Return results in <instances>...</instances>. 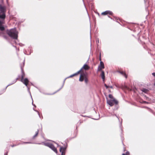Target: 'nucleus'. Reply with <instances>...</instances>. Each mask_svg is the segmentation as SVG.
<instances>
[{
    "label": "nucleus",
    "instance_id": "nucleus-1",
    "mask_svg": "<svg viewBox=\"0 0 155 155\" xmlns=\"http://www.w3.org/2000/svg\"><path fill=\"white\" fill-rule=\"evenodd\" d=\"M8 34L12 38L14 39H17L18 32L16 28L11 29L7 31Z\"/></svg>",
    "mask_w": 155,
    "mask_h": 155
},
{
    "label": "nucleus",
    "instance_id": "nucleus-2",
    "mask_svg": "<svg viewBox=\"0 0 155 155\" xmlns=\"http://www.w3.org/2000/svg\"><path fill=\"white\" fill-rule=\"evenodd\" d=\"M21 69L22 72V74L21 76V81L23 84H24L26 85V86H27L28 87V89L29 90V88L28 87V84L29 82V81L27 78H25V79H24V77L25 76V74H24V72H23L22 66H21Z\"/></svg>",
    "mask_w": 155,
    "mask_h": 155
},
{
    "label": "nucleus",
    "instance_id": "nucleus-3",
    "mask_svg": "<svg viewBox=\"0 0 155 155\" xmlns=\"http://www.w3.org/2000/svg\"><path fill=\"white\" fill-rule=\"evenodd\" d=\"M43 143L45 145L49 147L54 152L57 153L58 151L57 150L53 144L48 143Z\"/></svg>",
    "mask_w": 155,
    "mask_h": 155
},
{
    "label": "nucleus",
    "instance_id": "nucleus-4",
    "mask_svg": "<svg viewBox=\"0 0 155 155\" xmlns=\"http://www.w3.org/2000/svg\"><path fill=\"white\" fill-rule=\"evenodd\" d=\"M107 103L110 106H112L114 103L116 104H117L118 102L115 99H113L107 100Z\"/></svg>",
    "mask_w": 155,
    "mask_h": 155
},
{
    "label": "nucleus",
    "instance_id": "nucleus-5",
    "mask_svg": "<svg viewBox=\"0 0 155 155\" xmlns=\"http://www.w3.org/2000/svg\"><path fill=\"white\" fill-rule=\"evenodd\" d=\"M6 11V6L4 5L0 4V12L5 13Z\"/></svg>",
    "mask_w": 155,
    "mask_h": 155
},
{
    "label": "nucleus",
    "instance_id": "nucleus-6",
    "mask_svg": "<svg viewBox=\"0 0 155 155\" xmlns=\"http://www.w3.org/2000/svg\"><path fill=\"white\" fill-rule=\"evenodd\" d=\"M104 68V64L103 62L101 61L100 62V64L98 66L97 71H101L102 69Z\"/></svg>",
    "mask_w": 155,
    "mask_h": 155
},
{
    "label": "nucleus",
    "instance_id": "nucleus-7",
    "mask_svg": "<svg viewBox=\"0 0 155 155\" xmlns=\"http://www.w3.org/2000/svg\"><path fill=\"white\" fill-rule=\"evenodd\" d=\"M3 23V22L0 21V35L5 30V28L2 25Z\"/></svg>",
    "mask_w": 155,
    "mask_h": 155
},
{
    "label": "nucleus",
    "instance_id": "nucleus-8",
    "mask_svg": "<svg viewBox=\"0 0 155 155\" xmlns=\"http://www.w3.org/2000/svg\"><path fill=\"white\" fill-rule=\"evenodd\" d=\"M66 150L65 147H61L60 149V152L61 153V155H64Z\"/></svg>",
    "mask_w": 155,
    "mask_h": 155
},
{
    "label": "nucleus",
    "instance_id": "nucleus-9",
    "mask_svg": "<svg viewBox=\"0 0 155 155\" xmlns=\"http://www.w3.org/2000/svg\"><path fill=\"white\" fill-rule=\"evenodd\" d=\"M86 78V75L84 73H81V74L79 78V81H83L84 79Z\"/></svg>",
    "mask_w": 155,
    "mask_h": 155
},
{
    "label": "nucleus",
    "instance_id": "nucleus-10",
    "mask_svg": "<svg viewBox=\"0 0 155 155\" xmlns=\"http://www.w3.org/2000/svg\"><path fill=\"white\" fill-rule=\"evenodd\" d=\"M90 67L88 66L87 64H85L81 68L79 71H80V72L83 69H84L85 70H88L89 69Z\"/></svg>",
    "mask_w": 155,
    "mask_h": 155
},
{
    "label": "nucleus",
    "instance_id": "nucleus-11",
    "mask_svg": "<svg viewBox=\"0 0 155 155\" xmlns=\"http://www.w3.org/2000/svg\"><path fill=\"white\" fill-rule=\"evenodd\" d=\"M101 14L102 15H105L107 14L112 15H113V13L110 11H106L104 12H102Z\"/></svg>",
    "mask_w": 155,
    "mask_h": 155
},
{
    "label": "nucleus",
    "instance_id": "nucleus-12",
    "mask_svg": "<svg viewBox=\"0 0 155 155\" xmlns=\"http://www.w3.org/2000/svg\"><path fill=\"white\" fill-rule=\"evenodd\" d=\"M5 13L0 12V18L4 19L5 18Z\"/></svg>",
    "mask_w": 155,
    "mask_h": 155
},
{
    "label": "nucleus",
    "instance_id": "nucleus-13",
    "mask_svg": "<svg viewBox=\"0 0 155 155\" xmlns=\"http://www.w3.org/2000/svg\"><path fill=\"white\" fill-rule=\"evenodd\" d=\"M101 77L103 79V81H104L105 80V75H104V72L103 71H101Z\"/></svg>",
    "mask_w": 155,
    "mask_h": 155
},
{
    "label": "nucleus",
    "instance_id": "nucleus-14",
    "mask_svg": "<svg viewBox=\"0 0 155 155\" xmlns=\"http://www.w3.org/2000/svg\"><path fill=\"white\" fill-rule=\"evenodd\" d=\"M80 73V71H78V72H76V73L74 74H73L70 76L69 77H68V78H72V77H73L74 76H76L77 75H78V74L79 73Z\"/></svg>",
    "mask_w": 155,
    "mask_h": 155
},
{
    "label": "nucleus",
    "instance_id": "nucleus-15",
    "mask_svg": "<svg viewBox=\"0 0 155 155\" xmlns=\"http://www.w3.org/2000/svg\"><path fill=\"white\" fill-rule=\"evenodd\" d=\"M118 72L123 75L126 78H127V75L123 71H119Z\"/></svg>",
    "mask_w": 155,
    "mask_h": 155
},
{
    "label": "nucleus",
    "instance_id": "nucleus-16",
    "mask_svg": "<svg viewBox=\"0 0 155 155\" xmlns=\"http://www.w3.org/2000/svg\"><path fill=\"white\" fill-rule=\"evenodd\" d=\"M38 130L36 132L35 134L33 137V139L35 138L37 136V135L38 134Z\"/></svg>",
    "mask_w": 155,
    "mask_h": 155
},
{
    "label": "nucleus",
    "instance_id": "nucleus-17",
    "mask_svg": "<svg viewBox=\"0 0 155 155\" xmlns=\"http://www.w3.org/2000/svg\"><path fill=\"white\" fill-rule=\"evenodd\" d=\"M17 78L15 80H14L13 81V82L12 83L10 84H9V85H7L6 87V88L7 87H8V86L11 85H12V84H13L15 83V82H16V81H17Z\"/></svg>",
    "mask_w": 155,
    "mask_h": 155
},
{
    "label": "nucleus",
    "instance_id": "nucleus-18",
    "mask_svg": "<svg viewBox=\"0 0 155 155\" xmlns=\"http://www.w3.org/2000/svg\"><path fill=\"white\" fill-rule=\"evenodd\" d=\"M66 78H65V79L64 80V81H63V84L62 85V86L61 87V88H60V89H59V90H58L57 91H59V90H60L61 89H62V88L63 87V86H64V82H65V80H66Z\"/></svg>",
    "mask_w": 155,
    "mask_h": 155
},
{
    "label": "nucleus",
    "instance_id": "nucleus-19",
    "mask_svg": "<svg viewBox=\"0 0 155 155\" xmlns=\"http://www.w3.org/2000/svg\"><path fill=\"white\" fill-rule=\"evenodd\" d=\"M109 97L111 99H114L113 98V96L111 94L109 95Z\"/></svg>",
    "mask_w": 155,
    "mask_h": 155
},
{
    "label": "nucleus",
    "instance_id": "nucleus-20",
    "mask_svg": "<svg viewBox=\"0 0 155 155\" xmlns=\"http://www.w3.org/2000/svg\"><path fill=\"white\" fill-rule=\"evenodd\" d=\"M130 153L129 152H127L125 154L123 153L122 155H129Z\"/></svg>",
    "mask_w": 155,
    "mask_h": 155
},
{
    "label": "nucleus",
    "instance_id": "nucleus-21",
    "mask_svg": "<svg viewBox=\"0 0 155 155\" xmlns=\"http://www.w3.org/2000/svg\"><path fill=\"white\" fill-rule=\"evenodd\" d=\"M84 81L86 83H87L88 82V79L87 78H84Z\"/></svg>",
    "mask_w": 155,
    "mask_h": 155
},
{
    "label": "nucleus",
    "instance_id": "nucleus-22",
    "mask_svg": "<svg viewBox=\"0 0 155 155\" xmlns=\"http://www.w3.org/2000/svg\"><path fill=\"white\" fill-rule=\"evenodd\" d=\"M104 86L106 87V88L107 89L108 88V87H109V86H107L106 84H104Z\"/></svg>",
    "mask_w": 155,
    "mask_h": 155
},
{
    "label": "nucleus",
    "instance_id": "nucleus-23",
    "mask_svg": "<svg viewBox=\"0 0 155 155\" xmlns=\"http://www.w3.org/2000/svg\"><path fill=\"white\" fill-rule=\"evenodd\" d=\"M96 42H97V43H99V39H98V38H97V39H96Z\"/></svg>",
    "mask_w": 155,
    "mask_h": 155
},
{
    "label": "nucleus",
    "instance_id": "nucleus-24",
    "mask_svg": "<svg viewBox=\"0 0 155 155\" xmlns=\"http://www.w3.org/2000/svg\"><path fill=\"white\" fill-rule=\"evenodd\" d=\"M152 74L153 75V76L155 77V72L152 73Z\"/></svg>",
    "mask_w": 155,
    "mask_h": 155
},
{
    "label": "nucleus",
    "instance_id": "nucleus-25",
    "mask_svg": "<svg viewBox=\"0 0 155 155\" xmlns=\"http://www.w3.org/2000/svg\"><path fill=\"white\" fill-rule=\"evenodd\" d=\"M34 109V110L35 111H37V112H38V115L39 116V112L38 111H36V110H35L34 109Z\"/></svg>",
    "mask_w": 155,
    "mask_h": 155
},
{
    "label": "nucleus",
    "instance_id": "nucleus-26",
    "mask_svg": "<svg viewBox=\"0 0 155 155\" xmlns=\"http://www.w3.org/2000/svg\"><path fill=\"white\" fill-rule=\"evenodd\" d=\"M16 146V145H12L11 146L12 147H14L15 146Z\"/></svg>",
    "mask_w": 155,
    "mask_h": 155
},
{
    "label": "nucleus",
    "instance_id": "nucleus-27",
    "mask_svg": "<svg viewBox=\"0 0 155 155\" xmlns=\"http://www.w3.org/2000/svg\"><path fill=\"white\" fill-rule=\"evenodd\" d=\"M32 105H33L34 107H36V106H35V104H33V101H32Z\"/></svg>",
    "mask_w": 155,
    "mask_h": 155
},
{
    "label": "nucleus",
    "instance_id": "nucleus-28",
    "mask_svg": "<svg viewBox=\"0 0 155 155\" xmlns=\"http://www.w3.org/2000/svg\"><path fill=\"white\" fill-rule=\"evenodd\" d=\"M24 143H31L30 142H24Z\"/></svg>",
    "mask_w": 155,
    "mask_h": 155
},
{
    "label": "nucleus",
    "instance_id": "nucleus-29",
    "mask_svg": "<svg viewBox=\"0 0 155 155\" xmlns=\"http://www.w3.org/2000/svg\"><path fill=\"white\" fill-rule=\"evenodd\" d=\"M109 87H110V88H113V87L112 86H109Z\"/></svg>",
    "mask_w": 155,
    "mask_h": 155
},
{
    "label": "nucleus",
    "instance_id": "nucleus-30",
    "mask_svg": "<svg viewBox=\"0 0 155 155\" xmlns=\"http://www.w3.org/2000/svg\"><path fill=\"white\" fill-rule=\"evenodd\" d=\"M4 155H7V153H5L4 154Z\"/></svg>",
    "mask_w": 155,
    "mask_h": 155
},
{
    "label": "nucleus",
    "instance_id": "nucleus-31",
    "mask_svg": "<svg viewBox=\"0 0 155 155\" xmlns=\"http://www.w3.org/2000/svg\"><path fill=\"white\" fill-rule=\"evenodd\" d=\"M23 66H24V62L23 63Z\"/></svg>",
    "mask_w": 155,
    "mask_h": 155
},
{
    "label": "nucleus",
    "instance_id": "nucleus-32",
    "mask_svg": "<svg viewBox=\"0 0 155 155\" xmlns=\"http://www.w3.org/2000/svg\"><path fill=\"white\" fill-rule=\"evenodd\" d=\"M154 85L155 86V82H154Z\"/></svg>",
    "mask_w": 155,
    "mask_h": 155
},
{
    "label": "nucleus",
    "instance_id": "nucleus-33",
    "mask_svg": "<svg viewBox=\"0 0 155 155\" xmlns=\"http://www.w3.org/2000/svg\"><path fill=\"white\" fill-rule=\"evenodd\" d=\"M30 95H31V94H30Z\"/></svg>",
    "mask_w": 155,
    "mask_h": 155
}]
</instances>
